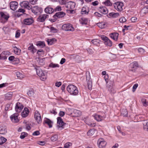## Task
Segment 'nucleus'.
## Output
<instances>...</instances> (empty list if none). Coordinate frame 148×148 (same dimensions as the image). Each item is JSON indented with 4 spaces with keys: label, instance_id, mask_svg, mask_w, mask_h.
Returning a JSON list of instances; mask_svg holds the SVG:
<instances>
[{
    "label": "nucleus",
    "instance_id": "nucleus-1",
    "mask_svg": "<svg viewBox=\"0 0 148 148\" xmlns=\"http://www.w3.org/2000/svg\"><path fill=\"white\" fill-rule=\"evenodd\" d=\"M37 74L40 77V79L42 81L45 80L47 76V72L43 71L39 66H37L35 68Z\"/></svg>",
    "mask_w": 148,
    "mask_h": 148
},
{
    "label": "nucleus",
    "instance_id": "nucleus-2",
    "mask_svg": "<svg viewBox=\"0 0 148 148\" xmlns=\"http://www.w3.org/2000/svg\"><path fill=\"white\" fill-rule=\"evenodd\" d=\"M67 90L71 94L75 95L78 93V90L77 87L73 84L69 85L67 87Z\"/></svg>",
    "mask_w": 148,
    "mask_h": 148
},
{
    "label": "nucleus",
    "instance_id": "nucleus-3",
    "mask_svg": "<svg viewBox=\"0 0 148 148\" xmlns=\"http://www.w3.org/2000/svg\"><path fill=\"white\" fill-rule=\"evenodd\" d=\"M115 9L117 11L121 12L123 10V7L124 6L123 3L121 2H116L114 4Z\"/></svg>",
    "mask_w": 148,
    "mask_h": 148
},
{
    "label": "nucleus",
    "instance_id": "nucleus-4",
    "mask_svg": "<svg viewBox=\"0 0 148 148\" xmlns=\"http://www.w3.org/2000/svg\"><path fill=\"white\" fill-rule=\"evenodd\" d=\"M62 29L63 30L66 31H73L74 29L70 24H65L63 25Z\"/></svg>",
    "mask_w": 148,
    "mask_h": 148
},
{
    "label": "nucleus",
    "instance_id": "nucleus-5",
    "mask_svg": "<svg viewBox=\"0 0 148 148\" xmlns=\"http://www.w3.org/2000/svg\"><path fill=\"white\" fill-rule=\"evenodd\" d=\"M138 66V64L137 62H134L130 63L129 66V71L134 72Z\"/></svg>",
    "mask_w": 148,
    "mask_h": 148
},
{
    "label": "nucleus",
    "instance_id": "nucleus-6",
    "mask_svg": "<svg viewBox=\"0 0 148 148\" xmlns=\"http://www.w3.org/2000/svg\"><path fill=\"white\" fill-rule=\"evenodd\" d=\"M57 121L58 126L59 128H61L62 129L64 128L66 124L63 122L62 118L60 117H58L57 118Z\"/></svg>",
    "mask_w": 148,
    "mask_h": 148
},
{
    "label": "nucleus",
    "instance_id": "nucleus-7",
    "mask_svg": "<svg viewBox=\"0 0 148 148\" xmlns=\"http://www.w3.org/2000/svg\"><path fill=\"white\" fill-rule=\"evenodd\" d=\"M49 15L47 14H43L40 15L37 19V21L40 22H43L47 18H49Z\"/></svg>",
    "mask_w": 148,
    "mask_h": 148
},
{
    "label": "nucleus",
    "instance_id": "nucleus-8",
    "mask_svg": "<svg viewBox=\"0 0 148 148\" xmlns=\"http://www.w3.org/2000/svg\"><path fill=\"white\" fill-rule=\"evenodd\" d=\"M98 146L99 148H104L106 145V142L102 138H100L98 140Z\"/></svg>",
    "mask_w": 148,
    "mask_h": 148
},
{
    "label": "nucleus",
    "instance_id": "nucleus-9",
    "mask_svg": "<svg viewBox=\"0 0 148 148\" xmlns=\"http://www.w3.org/2000/svg\"><path fill=\"white\" fill-rule=\"evenodd\" d=\"M34 118L38 123L39 124L41 123L42 119L40 114L38 111H36L34 114Z\"/></svg>",
    "mask_w": 148,
    "mask_h": 148
},
{
    "label": "nucleus",
    "instance_id": "nucleus-10",
    "mask_svg": "<svg viewBox=\"0 0 148 148\" xmlns=\"http://www.w3.org/2000/svg\"><path fill=\"white\" fill-rule=\"evenodd\" d=\"M20 5L28 10H30L32 8V6L27 1H23L20 3Z\"/></svg>",
    "mask_w": 148,
    "mask_h": 148
},
{
    "label": "nucleus",
    "instance_id": "nucleus-11",
    "mask_svg": "<svg viewBox=\"0 0 148 148\" xmlns=\"http://www.w3.org/2000/svg\"><path fill=\"white\" fill-rule=\"evenodd\" d=\"M18 4L16 1H12L10 3V9L13 11H14L18 7Z\"/></svg>",
    "mask_w": 148,
    "mask_h": 148
},
{
    "label": "nucleus",
    "instance_id": "nucleus-12",
    "mask_svg": "<svg viewBox=\"0 0 148 148\" xmlns=\"http://www.w3.org/2000/svg\"><path fill=\"white\" fill-rule=\"evenodd\" d=\"M66 14L63 12H57L53 16L54 18L57 19V18H62Z\"/></svg>",
    "mask_w": 148,
    "mask_h": 148
},
{
    "label": "nucleus",
    "instance_id": "nucleus-13",
    "mask_svg": "<svg viewBox=\"0 0 148 148\" xmlns=\"http://www.w3.org/2000/svg\"><path fill=\"white\" fill-rule=\"evenodd\" d=\"M75 3L73 1H69L67 2L65 5L66 7L68 9H73L75 6Z\"/></svg>",
    "mask_w": 148,
    "mask_h": 148
},
{
    "label": "nucleus",
    "instance_id": "nucleus-14",
    "mask_svg": "<svg viewBox=\"0 0 148 148\" xmlns=\"http://www.w3.org/2000/svg\"><path fill=\"white\" fill-rule=\"evenodd\" d=\"M23 108V105L19 102H18L16 103L15 107L16 111L18 112H19L21 111Z\"/></svg>",
    "mask_w": 148,
    "mask_h": 148
},
{
    "label": "nucleus",
    "instance_id": "nucleus-15",
    "mask_svg": "<svg viewBox=\"0 0 148 148\" xmlns=\"http://www.w3.org/2000/svg\"><path fill=\"white\" fill-rule=\"evenodd\" d=\"M18 114L17 113H15L13 114L10 116V118L13 122L17 123L18 121Z\"/></svg>",
    "mask_w": 148,
    "mask_h": 148
},
{
    "label": "nucleus",
    "instance_id": "nucleus-16",
    "mask_svg": "<svg viewBox=\"0 0 148 148\" xmlns=\"http://www.w3.org/2000/svg\"><path fill=\"white\" fill-rule=\"evenodd\" d=\"M89 12V8L87 6L83 7L81 11V14H88Z\"/></svg>",
    "mask_w": 148,
    "mask_h": 148
},
{
    "label": "nucleus",
    "instance_id": "nucleus-17",
    "mask_svg": "<svg viewBox=\"0 0 148 148\" xmlns=\"http://www.w3.org/2000/svg\"><path fill=\"white\" fill-rule=\"evenodd\" d=\"M43 123H45L48 125L49 128H51L52 126V122L49 119L47 118H45L43 121Z\"/></svg>",
    "mask_w": 148,
    "mask_h": 148
},
{
    "label": "nucleus",
    "instance_id": "nucleus-18",
    "mask_svg": "<svg viewBox=\"0 0 148 148\" xmlns=\"http://www.w3.org/2000/svg\"><path fill=\"white\" fill-rule=\"evenodd\" d=\"M29 112L28 109L27 108H25L24 110L21 113V115L23 117H25L28 115Z\"/></svg>",
    "mask_w": 148,
    "mask_h": 148
},
{
    "label": "nucleus",
    "instance_id": "nucleus-19",
    "mask_svg": "<svg viewBox=\"0 0 148 148\" xmlns=\"http://www.w3.org/2000/svg\"><path fill=\"white\" fill-rule=\"evenodd\" d=\"M23 22L25 24L29 25L33 23V20L32 18H27L24 19Z\"/></svg>",
    "mask_w": 148,
    "mask_h": 148
},
{
    "label": "nucleus",
    "instance_id": "nucleus-20",
    "mask_svg": "<svg viewBox=\"0 0 148 148\" xmlns=\"http://www.w3.org/2000/svg\"><path fill=\"white\" fill-rule=\"evenodd\" d=\"M110 36L112 38L115 40L117 41L118 38L119 34L116 32L111 33L110 34Z\"/></svg>",
    "mask_w": 148,
    "mask_h": 148
},
{
    "label": "nucleus",
    "instance_id": "nucleus-21",
    "mask_svg": "<svg viewBox=\"0 0 148 148\" xmlns=\"http://www.w3.org/2000/svg\"><path fill=\"white\" fill-rule=\"evenodd\" d=\"M54 11V9L49 6H48L45 9V12L48 14L52 13Z\"/></svg>",
    "mask_w": 148,
    "mask_h": 148
},
{
    "label": "nucleus",
    "instance_id": "nucleus-22",
    "mask_svg": "<svg viewBox=\"0 0 148 148\" xmlns=\"http://www.w3.org/2000/svg\"><path fill=\"white\" fill-rule=\"evenodd\" d=\"M99 11L104 14H106L108 13V10L106 8L102 6L99 7Z\"/></svg>",
    "mask_w": 148,
    "mask_h": 148
},
{
    "label": "nucleus",
    "instance_id": "nucleus-23",
    "mask_svg": "<svg viewBox=\"0 0 148 148\" xmlns=\"http://www.w3.org/2000/svg\"><path fill=\"white\" fill-rule=\"evenodd\" d=\"M40 8L37 6H34L33 7H32V8L30 9L31 11L35 14H37L39 11Z\"/></svg>",
    "mask_w": 148,
    "mask_h": 148
},
{
    "label": "nucleus",
    "instance_id": "nucleus-24",
    "mask_svg": "<svg viewBox=\"0 0 148 148\" xmlns=\"http://www.w3.org/2000/svg\"><path fill=\"white\" fill-rule=\"evenodd\" d=\"M13 92H10L5 94V99L7 100H11L12 97Z\"/></svg>",
    "mask_w": 148,
    "mask_h": 148
},
{
    "label": "nucleus",
    "instance_id": "nucleus-25",
    "mask_svg": "<svg viewBox=\"0 0 148 148\" xmlns=\"http://www.w3.org/2000/svg\"><path fill=\"white\" fill-rule=\"evenodd\" d=\"M29 45L30 46L28 47V50L31 51V52L33 53H35L36 51V50L35 48V47L34 46L33 44L32 43H30Z\"/></svg>",
    "mask_w": 148,
    "mask_h": 148
},
{
    "label": "nucleus",
    "instance_id": "nucleus-26",
    "mask_svg": "<svg viewBox=\"0 0 148 148\" xmlns=\"http://www.w3.org/2000/svg\"><path fill=\"white\" fill-rule=\"evenodd\" d=\"M7 132L6 127L5 126L0 127V134H5Z\"/></svg>",
    "mask_w": 148,
    "mask_h": 148
},
{
    "label": "nucleus",
    "instance_id": "nucleus-27",
    "mask_svg": "<svg viewBox=\"0 0 148 148\" xmlns=\"http://www.w3.org/2000/svg\"><path fill=\"white\" fill-rule=\"evenodd\" d=\"M79 21L82 25H87L88 22V19L85 18H82L79 19Z\"/></svg>",
    "mask_w": 148,
    "mask_h": 148
},
{
    "label": "nucleus",
    "instance_id": "nucleus-28",
    "mask_svg": "<svg viewBox=\"0 0 148 148\" xmlns=\"http://www.w3.org/2000/svg\"><path fill=\"white\" fill-rule=\"evenodd\" d=\"M95 119L98 121H100L103 120L104 117L101 116L99 115L95 114L94 116Z\"/></svg>",
    "mask_w": 148,
    "mask_h": 148
},
{
    "label": "nucleus",
    "instance_id": "nucleus-29",
    "mask_svg": "<svg viewBox=\"0 0 148 148\" xmlns=\"http://www.w3.org/2000/svg\"><path fill=\"white\" fill-rule=\"evenodd\" d=\"M109 15L110 17L113 18H116L119 16V13H115L112 12L109 14Z\"/></svg>",
    "mask_w": 148,
    "mask_h": 148
},
{
    "label": "nucleus",
    "instance_id": "nucleus-30",
    "mask_svg": "<svg viewBox=\"0 0 148 148\" xmlns=\"http://www.w3.org/2000/svg\"><path fill=\"white\" fill-rule=\"evenodd\" d=\"M73 113L75 114L74 116L78 117L80 116L81 114V112L79 110L75 109L73 111Z\"/></svg>",
    "mask_w": 148,
    "mask_h": 148
},
{
    "label": "nucleus",
    "instance_id": "nucleus-31",
    "mask_svg": "<svg viewBox=\"0 0 148 148\" xmlns=\"http://www.w3.org/2000/svg\"><path fill=\"white\" fill-rule=\"evenodd\" d=\"M9 16H7V15L5 14L3 12H1L0 13V19H3L4 18L6 20H7Z\"/></svg>",
    "mask_w": 148,
    "mask_h": 148
},
{
    "label": "nucleus",
    "instance_id": "nucleus-32",
    "mask_svg": "<svg viewBox=\"0 0 148 148\" xmlns=\"http://www.w3.org/2000/svg\"><path fill=\"white\" fill-rule=\"evenodd\" d=\"M8 60L10 61H16L17 63H18L19 61V59L18 58H15L14 56H11L9 57Z\"/></svg>",
    "mask_w": 148,
    "mask_h": 148
},
{
    "label": "nucleus",
    "instance_id": "nucleus-33",
    "mask_svg": "<svg viewBox=\"0 0 148 148\" xmlns=\"http://www.w3.org/2000/svg\"><path fill=\"white\" fill-rule=\"evenodd\" d=\"M13 49L15 53L16 54H19L21 51V49L16 46L13 47Z\"/></svg>",
    "mask_w": 148,
    "mask_h": 148
},
{
    "label": "nucleus",
    "instance_id": "nucleus-34",
    "mask_svg": "<svg viewBox=\"0 0 148 148\" xmlns=\"http://www.w3.org/2000/svg\"><path fill=\"white\" fill-rule=\"evenodd\" d=\"M143 124L144 129L147 131H148V121L147 120L144 121Z\"/></svg>",
    "mask_w": 148,
    "mask_h": 148
},
{
    "label": "nucleus",
    "instance_id": "nucleus-35",
    "mask_svg": "<svg viewBox=\"0 0 148 148\" xmlns=\"http://www.w3.org/2000/svg\"><path fill=\"white\" fill-rule=\"evenodd\" d=\"M97 25L101 29L104 28L106 27V24L104 22L98 23H97Z\"/></svg>",
    "mask_w": 148,
    "mask_h": 148
},
{
    "label": "nucleus",
    "instance_id": "nucleus-36",
    "mask_svg": "<svg viewBox=\"0 0 148 148\" xmlns=\"http://www.w3.org/2000/svg\"><path fill=\"white\" fill-rule=\"evenodd\" d=\"M36 45L37 46L40 47L42 48H43L45 47V42L43 41H39L37 42Z\"/></svg>",
    "mask_w": 148,
    "mask_h": 148
},
{
    "label": "nucleus",
    "instance_id": "nucleus-37",
    "mask_svg": "<svg viewBox=\"0 0 148 148\" xmlns=\"http://www.w3.org/2000/svg\"><path fill=\"white\" fill-rule=\"evenodd\" d=\"M89 80L87 82V86L89 90H91L92 88V85L91 80L90 79V77H89Z\"/></svg>",
    "mask_w": 148,
    "mask_h": 148
},
{
    "label": "nucleus",
    "instance_id": "nucleus-38",
    "mask_svg": "<svg viewBox=\"0 0 148 148\" xmlns=\"http://www.w3.org/2000/svg\"><path fill=\"white\" fill-rule=\"evenodd\" d=\"M108 90L111 93L114 94L116 92L114 88L111 85H109Z\"/></svg>",
    "mask_w": 148,
    "mask_h": 148
},
{
    "label": "nucleus",
    "instance_id": "nucleus-39",
    "mask_svg": "<svg viewBox=\"0 0 148 148\" xmlns=\"http://www.w3.org/2000/svg\"><path fill=\"white\" fill-rule=\"evenodd\" d=\"M105 44L108 46L110 47L112 45V41L108 38L107 40L104 42Z\"/></svg>",
    "mask_w": 148,
    "mask_h": 148
},
{
    "label": "nucleus",
    "instance_id": "nucleus-40",
    "mask_svg": "<svg viewBox=\"0 0 148 148\" xmlns=\"http://www.w3.org/2000/svg\"><path fill=\"white\" fill-rule=\"evenodd\" d=\"M56 41V39L55 38L52 39H48L47 42L48 44L49 45H52L53 44V42Z\"/></svg>",
    "mask_w": 148,
    "mask_h": 148
},
{
    "label": "nucleus",
    "instance_id": "nucleus-41",
    "mask_svg": "<svg viewBox=\"0 0 148 148\" xmlns=\"http://www.w3.org/2000/svg\"><path fill=\"white\" fill-rule=\"evenodd\" d=\"M6 140L7 139L6 138L0 136V145L3 144Z\"/></svg>",
    "mask_w": 148,
    "mask_h": 148
},
{
    "label": "nucleus",
    "instance_id": "nucleus-42",
    "mask_svg": "<svg viewBox=\"0 0 148 148\" xmlns=\"http://www.w3.org/2000/svg\"><path fill=\"white\" fill-rule=\"evenodd\" d=\"M141 12L143 13H146L148 12V5L145 6L142 10Z\"/></svg>",
    "mask_w": 148,
    "mask_h": 148
},
{
    "label": "nucleus",
    "instance_id": "nucleus-43",
    "mask_svg": "<svg viewBox=\"0 0 148 148\" xmlns=\"http://www.w3.org/2000/svg\"><path fill=\"white\" fill-rule=\"evenodd\" d=\"M95 130L92 129L90 130L87 133V134L89 136H91L92 135L95 133Z\"/></svg>",
    "mask_w": 148,
    "mask_h": 148
},
{
    "label": "nucleus",
    "instance_id": "nucleus-44",
    "mask_svg": "<svg viewBox=\"0 0 148 148\" xmlns=\"http://www.w3.org/2000/svg\"><path fill=\"white\" fill-rule=\"evenodd\" d=\"M121 113L123 116H127V111L125 109H123L121 111Z\"/></svg>",
    "mask_w": 148,
    "mask_h": 148
},
{
    "label": "nucleus",
    "instance_id": "nucleus-45",
    "mask_svg": "<svg viewBox=\"0 0 148 148\" xmlns=\"http://www.w3.org/2000/svg\"><path fill=\"white\" fill-rule=\"evenodd\" d=\"M99 40L98 39H94L92 40V43L94 45H97L99 43Z\"/></svg>",
    "mask_w": 148,
    "mask_h": 148
},
{
    "label": "nucleus",
    "instance_id": "nucleus-46",
    "mask_svg": "<svg viewBox=\"0 0 148 148\" xmlns=\"http://www.w3.org/2000/svg\"><path fill=\"white\" fill-rule=\"evenodd\" d=\"M16 75L18 78L21 79L23 77V75L19 71L16 72Z\"/></svg>",
    "mask_w": 148,
    "mask_h": 148
},
{
    "label": "nucleus",
    "instance_id": "nucleus-47",
    "mask_svg": "<svg viewBox=\"0 0 148 148\" xmlns=\"http://www.w3.org/2000/svg\"><path fill=\"white\" fill-rule=\"evenodd\" d=\"M49 66L52 68H54L56 67H59V65L58 64L51 63L49 65Z\"/></svg>",
    "mask_w": 148,
    "mask_h": 148
},
{
    "label": "nucleus",
    "instance_id": "nucleus-48",
    "mask_svg": "<svg viewBox=\"0 0 148 148\" xmlns=\"http://www.w3.org/2000/svg\"><path fill=\"white\" fill-rule=\"evenodd\" d=\"M11 54V53L8 51H4L3 52L1 53L2 55H4L5 56H6L7 57L8 56Z\"/></svg>",
    "mask_w": 148,
    "mask_h": 148
},
{
    "label": "nucleus",
    "instance_id": "nucleus-49",
    "mask_svg": "<svg viewBox=\"0 0 148 148\" xmlns=\"http://www.w3.org/2000/svg\"><path fill=\"white\" fill-rule=\"evenodd\" d=\"M58 139V136L57 135H55L52 136L51 138V140L53 141H55Z\"/></svg>",
    "mask_w": 148,
    "mask_h": 148
},
{
    "label": "nucleus",
    "instance_id": "nucleus-50",
    "mask_svg": "<svg viewBox=\"0 0 148 148\" xmlns=\"http://www.w3.org/2000/svg\"><path fill=\"white\" fill-rule=\"evenodd\" d=\"M27 135V134L26 132H22L21 133L20 138L21 139L24 138Z\"/></svg>",
    "mask_w": 148,
    "mask_h": 148
},
{
    "label": "nucleus",
    "instance_id": "nucleus-51",
    "mask_svg": "<svg viewBox=\"0 0 148 148\" xmlns=\"http://www.w3.org/2000/svg\"><path fill=\"white\" fill-rule=\"evenodd\" d=\"M11 104L12 103H9L6 105L5 108V111H8V110L10 108V106L11 105Z\"/></svg>",
    "mask_w": 148,
    "mask_h": 148
},
{
    "label": "nucleus",
    "instance_id": "nucleus-52",
    "mask_svg": "<svg viewBox=\"0 0 148 148\" xmlns=\"http://www.w3.org/2000/svg\"><path fill=\"white\" fill-rule=\"evenodd\" d=\"M34 94V92L32 90H29L27 92L28 95L29 97L32 96Z\"/></svg>",
    "mask_w": 148,
    "mask_h": 148
},
{
    "label": "nucleus",
    "instance_id": "nucleus-53",
    "mask_svg": "<svg viewBox=\"0 0 148 148\" xmlns=\"http://www.w3.org/2000/svg\"><path fill=\"white\" fill-rule=\"evenodd\" d=\"M67 0H59V2L60 4L61 5H66V2Z\"/></svg>",
    "mask_w": 148,
    "mask_h": 148
},
{
    "label": "nucleus",
    "instance_id": "nucleus-54",
    "mask_svg": "<svg viewBox=\"0 0 148 148\" xmlns=\"http://www.w3.org/2000/svg\"><path fill=\"white\" fill-rule=\"evenodd\" d=\"M72 145V143H67L65 144L64 148H69Z\"/></svg>",
    "mask_w": 148,
    "mask_h": 148
},
{
    "label": "nucleus",
    "instance_id": "nucleus-55",
    "mask_svg": "<svg viewBox=\"0 0 148 148\" xmlns=\"http://www.w3.org/2000/svg\"><path fill=\"white\" fill-rule=\"evenodd\" d=\"M126 20L125 18L123 17H121L119 19V21L120 23H124L126 21Z\"/></svg>",
    "mask_w": 148,
    "mask_h": 148
},
{
    "label": "nucleus",
    "instance_id": "nucleus-56",
    "mask_svg": "<svg viewBox=\"0 0 148 148\" xmlns=\"http://www.w3.org/2000/svg\"><path fill=\"white\" fill-rule=\"evenodd\" d=\"M138 52L141 54H143L145 52L144 49L142 48H138Z\"/></svg>",
    "mask_w": 148,
    "mask_h": 148
},
{
    "label": "nucleus",
    "instance_id": "nucleus-57",
    "mask_svg": "<svg viewBox=\"0 0 148 148\" xmlns=\"http://www.w3.org/2000/svg\"><path fill=\"white\" fill-rule=\"evenodd\" d=\"M51 31L52 32H57V29L53 27H51L50 28Z\"/></svg>",
    "mask_w": 148,
    "mask_h": 148
},
{
    "label": "nucleus",
    "instance_id": "nucleus-58",
    "mask_svg": "<svg viewBox=\"0 0 148 148\" xmlns=\"http://www.w3.org/2000/svg\"><path fill=\"white\" fill-rule=\"evenodd\" d=\"M138 85L137 84H134V85L133 86V88H132V91L133 92H135V91L136 90V89L138 87Z\"/></svg>",
    "mask_w": 148,
    "mask_h": 148
},
{
    "label": "nucleus",
    "instance_id": "nucleus-59",
    "mask_svg": "<svg viewBox=\"0 0 148 148\" xmlns=\"http://www.w3.org/2000/svg\"><path fill=\"white\" fill-rule=\"evenodd\" d=\"M31 124L29 123H26V129L28 130H29L31 129Z\"/></svg>",
    "mask_w": 148,
    "mask_h": 148
},
{
    "label": "nucleus",
    "instance_id": "nucleus-60",
    "mask_svg": "<svg viewBox=\"0 0 148 148\" xmlns=\"http://www.w3.org/2000/svg\"><path fill=\"white\" fill-rule=\"evenodd\" d=\"M20 35V32L19 31H17L16 32L15 37L16 38H18Z\"/></svg>",
    "mask_w": 148,
    "mask_h": 148
},
{
    "label": "nucleus",
    "instance_id": "nucleus-61",
    "mask_svg": "<svg viewBox=\"0 0 148 148\" xmlns=\"http://www.w3.org/2000/svg\"><path fill=\"white\" fill-rule=\"evenodd\" d=\"M101 39L104 41V42L107 40L108 38L107 37L104 35H101Z\"/></svg>",
    "mask_w": 148,
    "mask_h": 148
},
{
    "label": "nucleus",
    "instance_id": "nucleus-62",
    "mask_svg": "<svg viewBox=\"0 0 148 148\" xmlns=\"http://www.w3.org/2000/svg\"><path fill=\"white\" fill-rule=\"evenodd\" d=\"M37 0H29V3L32 4L34 5L35 4Z\"/></svg>",
    "mask_w": 148,
    "mask_h": 148
},
{
    "label": "nucleus",
    "instance_id": "nucleus-63",
    "mask_svg": "<svg viewBox=\"0 0 148 148\" xmlns=\"http://www.w3.org/2000/svg\"><path fill=\"white\" fill-rule=\"evenodd\" d=\"M137 18L136 17H133L131 18V20L132 22H135L137 20Z\"/></svg>",
    "mask_w": 148,
    "mask_h": 148
},
{
    "label": "nucleus",
    "instance_id": "nucleus-64",
    "mask_svg": "<svg viewBox=\"0 0 148 148\" xmlns=\"http://www.w3.org/2000/svg\"><path fill=\"white\" fill-rule=\"evenodd\" d=\"M62 84L61 82H57L55 83V86L57 87H59Z\"/></svg>",
    "mask_w": 148,
    "mask_h": 148
}]
</instances>
